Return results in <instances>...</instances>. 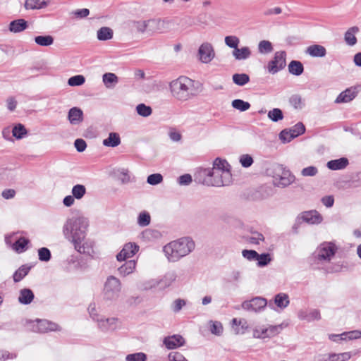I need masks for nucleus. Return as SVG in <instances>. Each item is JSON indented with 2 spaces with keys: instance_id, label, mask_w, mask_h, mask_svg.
I'll return each mask as SVG.
<instances>
[{
  "instance_id": "1",
  "label": "nucleus",
  "mask_w": 361,
  "mask_h": 361,
  "mask_svg": "<svg viewBox=\"0 0 361 361\" xmlns=\"http://www.w3.org/2000/svg\"><path fill=\"white\" fill-rule=\"evenodd\" d=\"M88 226V219L79 216L68 219L63 227L65 238L73 244L80 253L90 254L91 251V246L85 241Z\"/></svg>"
},
{
  "instance_id": "2",
  "label": "nucleus",
  "mask_w": 361,
  "mask_h": 361,
  "mask_svg": "<svg viewBox=\"0 0 361 361\" xmlns=\"http://www.w3.org/2000/svg\"><path fill=\"white\" fill-rule=\"evenodd\" d=\"M196 178L198 182L207 186L228 185L232 182L230 165L225 159L216 158L212 169H200L196 174Z\"/></svg>"
},
{
  "instance_id": "3",
  "label": "nucleus",
  "mask_w": 361,
  "mask_h": 361,
  "mask_svg": "<svg viewBox=\"0 0 361 361\" xmlns=\"http://www.w3.org/2000/svg\"><path fill=\"white\" fill-rule=\"evenodd\" d=\"M201 85L186 76H180L169 83V89L172 96L180 102L188 101L201 90Z\"/></svg>"
},
{
  "instance_id": "4",
  "label": "nucleus",
  "mask_w": 361,
  "mask_h": 361,
  "mask_svg": "<svg viewBox=\"0 0 361 361\" xmlns=\"http://www.w3.org/2000/svg\"><path fill=\"white\" fill-rule=\"evenodd\" d=\"M195 247V244L192 238L183 237L166 244L163 250L168 260L176 262L188 255Z\"/></svg>"
},
{
  "instance_id": "5",
  "label": "nucleus",
  "mask_w": 361,
  "mask_h": 361,
  "mask_svg": "<svg viewBox=\"0 0 361 361\" xmlns=\"http://www.w3.org/2000/svg\"><path fill=\"white\" fill-rule=\"evenodd\" d=\"M172 22L162 20L159 18L135 20L132 23L133 27L140 34L152 36L155 33H164L169 30Z\"/></svg>"
},
{
  "instance_id": "6",
  "label": "nucleus",
  "mask_w": 361,
  "mask_h": 361,
  "mask_svg": "<svg viewBox=\"0 0 361 361\" xmlns=\"http://www.w3.org/2000/svg\"><path fill=\"white\" fill-rule=\"evenodd\" d=\"M273 184L279 188H285L295 181V176L291 172L281 165L273 167L271 171Z\"/></svg>"
},
{
  "instance_id": "7",
  "label": "nucleus",
  "mask_w": 361,
  "mask_h": 361,
  "mask_svg": "<svg viewBox=\"0 0 361 361\" xmlns=\"http://www.w3.org/2000/svg\"><path fill=\"white\" fill-rule=\"evenodd\" d=\"M122 283L121 281L114 276H109L104 285V299L110 301L117 300L120 297Z\"/></svg>"
},
{
  "instance_id": "8",
  "label": "nucleus",
  "mask_w": 361,
  "mask_h": 361,
  "mask_svg": "<svg viewBox=\"0 0 361 361\" xmlns=\"http://www.w3.org/2000/svg\"><path fill=\"white\" fill-rule=\"evenodd\" d=\"M286 53L284 51H279L274 54L273 59L269 61L266 68L270 74H276L286 67Z\"/></svg>"
},
{
  "instance_id": "9",
  "label": "nucleus",
  "mask_w": 361,
  "mask_h": 361,
  "mask_svg": "<svg viewBox=\"0 0 361 361\" xmlns=\"http://www.w3.org/2000/svg\"><path fill=\"white\" fill-rule=\"evenodd\" d=\"M337 251L336 245L331 242L322 243L317 249V258L319 261L329 262Z\"/></svg>"
},
{
  "instance_id": "10",
  "label": "nucleus",
  "mask_w": 361,
  "mask_h": 361,
  "mask_svg": "<svg viewBox=\"0 0 361 361\" xmlns=\"http://www.w3.org/2000/svg\"><path fill=\"white\" fill-rule=\"evenodd\" d=\"M216 56L214 46L209 42H203L198 48L197 59L202 63H209Z\"/></svg>"
},
{
  "instance_id": "11",
  "label": "nucleus",
  "mask_w": 361,
  "mask_h": 361,
  "mask_svg": "<svg viewBox=\"0 0 361 361\" xmlns=\"http://www.w3.org/2000/svg\"><path fill=\"white\" fill-rule=\"evenodd\" d=\"M305 131V126L302 123H298L292 128L283 130L279 134V138L283 143L289 142Z\"/></svg>"
},
{
  "instance_id": "12",
  "label": "nucleus",
  "mask_w": 361,
  "mask_h": 361,
  "mask_svg": "<svg viewBox=\"0 0 361 361\" xmlns=\"http://www.w3.org/2000/svg\"><path fill=\"white\" fill-rule=\"evenodd\" d=\"M30 329L34 332L45 333L59 330V326L48 320L37 319L30 322Z\"/></svg>"
},
{
  "instance_id": "13",
  "label": "nucleus",
  "mask_w": 361,
  "mask_h": 361,
  "mask_svg": "<svg viewBox=\"0 0 361 361\" xmlns=\"http://www.w3.org/2000/svg\"><path fill=\"white\" fill-rule=\"evenodd\" d=\"M267 305V300L261 297H255L250 300L244 301L241 307L248 312H259L263 310Z\"/></svg>"
},
{
  "instance_id": "14",
  "label": "nucleus",
  "mask_w": 361,
  "mask_h": 361,
  "mask_svg": "<svg viewBox=\"0 0 361 361\" xmlns=\"http://www.w3.org/2000/svg\"><path fill=\"white\" fill-rule=\"evenodd\" d=\"M98 328L103 332L113 331L118 327V319L115 317L97 319Z\"/></svg>"
},
{
  "instance_id": "15",
  "label": "nucleus",
  "mask_w": 361,
  "mask_h": 361,
  "mask_svg": "<svg viewBox=\"0 0 361 361\" xmlns=\"http://www.w3.org/2000/svg\"><path fill=\"white\" fill-rule=\"evenodd\" d=\"M139 246L134 243H126L122 250L116 255L118 261H124L132 257L138 251Z\"/></svg>"
},
{
  "instance_id": "16",
  "label": "nucleus",
  "mask_w": 361,
  "mask_h": 361,
  "mask_svg": "<svg viewBox=\"0 0 361 361\" xmlns=\"http://www.w3.org/2000/svg\"><path fill=\"white\" fill-rule=\"evenodd\" d=\"M164 344L167 349H176L185 345L184 338L178 334L166 336L164 338Z\"/></svg>"
},
{
  "instance_id": "17",
  "label": "nucleus",
  "mask_w": 361,
  "mask_h": 361,
  "mask_svg": "<svg viewBox=\"0 0 361 361\" xmlns=\"http://www.w3.org/2000/svg\"><path fill=\"white\" fill-rule=\"evenodd\" d=\"M15 235V233L6 236L5 241L8 245H11L12 248L17 252H23L25 250L26 245L29 243V240L25 238L21 237L18 238L15 243H12V237Z\"/></svg>"
},
{
  "instance_id": "18",
  "label": "nucleus",
  "mask_w": 361,
  "mask_h": 361,
  "mask_svg": "<svg viewBox=\"0 0 361 361\" xmlns=\"http://www.w3.org/2000/svg\"><path fill=\"white\" fill-rule=\"evenodd\" d=\"M355 87H351L341 92L335 100L337 104L347 103L352 101L357 95Z\"/></svg>"
},
{
  "instance_id": "19",
  "label": "nucleus",
  "mask_w": 361,
  "mask_h": 361,
  "mask_svg": "<svg viewBox=\"0 0 361 361\" xmlns=\"http://www.w3.org/2000/svg\"><path fill=\"white\" fill-rule=\"evenodd\" d=\"M298 317L300 320H305L308 322L319 320L321 319L320 312L316 309L311 310L309 312L300 310L298 312Z\"/></svg>"
},
{
  "instance_id": "20",
  "label": "nucleus",
  "mask_w": 361,
  "mask_h": 361,
  "mask_svg": "<svg viewBox=\"0 0 361 361\" xmlns=\"http://www.w3.org/2000/svg\"><path fill=\"white\" fill-rule=\"evenodd\" d=\"M68 119L71 124L78 125L83 121V112L78 107L71 108L68 114Z\"/></svg>"
},
{
  "instance_id": "21",
  "label": "nucleus",
  "mask_w": 361,
  "mask_h": 361,
  "mask_svg": "<svg viewBox=\"0 0 361 361\" xmlns=\"http://www.w3.org/2000/svg\"><path fill=\"white\" fill-rule=\"evenodd\" d=\"M301 219L310 224H317L322 221V216L317 211L305 212L301 214Z\"/></svg>"
},
{
  "instance_id": "22",
  "label": "nucleus",
  "mask_w": 361,
  "mask_h": 361,
  "mask_svg": "<svg viewBox=\"0 0 361 361\" xmlns=\"http://www.w3.org/2000/svg\"><path fill=\"white\" fill-rule=\"evenodd\" d=\"M174 280H175V276L173 274L166 275L164 276V279L161 281H158L157 279H152V280L147 281L144 284V288L145 289H150V288L157 287L159 285V283H161V282H164V281L165 282L164 286H168Z\"/></svg>"
},
{
  "instance_id": "23",
  "label": "nucleus",
  "mask_w": 361,
  "mask_h": 361,
  "mask_svg": "<svg viewBox=\"0 0 361 361\" xmlns=\"http://www.w3.org/2000/svg\"><path fill=\"white\" fill-rule=\"evenodd\" d=\"M136 268V262L135 260H129L126 262L122 266L118 269V274L122 277H126L133 273Z\"/></svg>"
},
{
  "instance_id": "24",
  "label": "nucleus",
  "mask_w": 361,
  "mask_h": 361,
  "mask_svg": "<svg viewBox=\"0 0 361 361\" xmlns=\"http://www.w3.org/2000/svg\"><path fill=\"white\" fill-rule=\"evenodd\" d=\"M306 54L312 57H324L326 54V50L325 47L322 45L314 44L307 48Z\"/></svg>"
},
{
  "instance_id": "25",
  "label": "nucleus",
  "mask_w": 361,
  "mask_h": 361,
  "mask_svg": "<svg viewBox=\"0 0 361 361\" xmlns=\"http://www.w3.org/2000/svg\"><path fill=\"white\" fill-rule=\"evenodd\" d=\"M232 327L235 334H243L248 329V324L244 319L234 318L232 319Z\"/></svg>"
},
{
  "instance_id": "26",
  "label": "nucleus",
  "mask_w": 361,
  "mask_h": 361,
  "mask_svg": "<svg viewBox=\"0 0 361 361\" xmlns=\"http://www.w3.org/2000/svg\"><path fill=\"white\" fill-rule=\"evenodd\" d=\"M348 165V160L347 158L342 157L338 159L331 160L327 162V167L333 171L341 170L345 169Z\"/></svg>"
},
{
  "instance_id": "27",
  "label": "nucleus",
  "mask_w": 361,
  "mask_h": 361,
  "mask_svg": "<svg viewBox=\"0 0 361 361\" xmlns=\"http://www.w3.org/2000/svg\"><path fill=\"white\" fill-rule=\"evenodd\" d=\"M359 32V27L353 26L350 27L344 35L345 43L349 46H354L357 43L355 34Z\"/></svg>"
},
{
  "instance_id": "28",
  "label": "nucleus",
  "mask_w": 361,
  "mask_h": 361,
  "mask_svg": "<svg viewBox=\"0 0 361 361\" xmlns=\"http://www.w3.org/2000/svg\"><path fill=\"white\" fill-rule=\"evenodd\" d=\"M27 27V23L24 19L13 20L9 24V31L13 33L20 32Z\"/></svg>"
},
{
  "instance_id": "29",
  "label": "nucleus",
  "mask_w": 361,
  "mask_h": 361,
  "mask_svg": "<svg viewBox=\"0 0 361 361\" xmlns=\"http://www.w3.org/2000/svg\"><path fill=\"white\" fill-rule=\"evenodd\" d=\"M232 54L236 60H245L251 56V51L248 47H238L233 49Z\"/></svg>"
},
{
  "instance_id": "30",
  "label": "nucleus",
  "mask_w": 361,
  "mask_h": 361,
  "mask_svg": "<svg viewBox=\"0 0 361 361\" xmlns=\"http://www.w3.org/2000/svg\"><path fill=\"white\" fill-rule=\"evenodd\" d=\"M33 299L34 293L30 289L24 288L20 291V295L18 297V301L20 303L27 305L31 303Z\"/></svg>"
},
{
  "instance_id": "31",
  "label": "nucleus",
  "mask_w": 361,
  "mask_h": 361,
  "mask_svg": "<svg viewBox=\"0 0 361 361\" xmlns=\"http://www.w3.org/2000/svg\"><path fill=\"white\" fill-rule=\"evenodd\" d=\"M106 147H115L121 144V138L117 133H110L107 138L102 142Z\"/></svg>"
},
{
  "instance_id": "32",
  "label": "nucleus",
  "mask_w": 361,
  "mask_h": 361,
  "mask_svg": "<svg viewBox=\"0 0 361 361\" xmlns=\"http://www.w3.org/2000/svg\"><path fill=\"white\" fill-rule=\"evenodd\" d=\"M113 36V30L109 27H102L97 32V37L99 41L111 39Z\"/></svg>"
},
{
  "instance_id": "33",
  "label": "nucleus",
  "mask_w": 361,
  "mask_h": 361,
  "mask_svg": "<svg viewBox=\"0 0 361 361\" xmlns=\"http://www.w3.org/2000/svg\"><path fill=\"white\" fill-rule=\"evenodd\" d=\"M304 71L302 63L298 61H291L288 65V71L294 75H300Z\"/></svg>"
},
{
  "instance_id": "34",
  "label": "nucleus",
  "mask_w": 361,
  "mask_h": 361,
  "mask_svg": "<svg viewBox=\"0 0 361 361\" xmlns=\"http://www.w3.org/2000/svg\"><path fill=\"white\" fill-rule=\"evenodd\" d=\"M289 297L287 294L281 293L275 295L274 303L278 307L284 309L289 305Z\"/></svg>"
},
{
  "instance_id": "35",
  "label": "nucleus",
  "mask_w": 361,
  "mask_h": 361,
  "mask_svg": "<svg viewBox=\"0 0 361 361\" xmlns=\"http://www.w3.org/2000/svg\"><path fill=\"white\" fill-rule=\"evenodd\" d=\"M27 134V130L21 123L15 125L12 128V135L18 140L23 138Z\"/></svg>"
},
{
  "instance_id": "36",
  "label": "nucleus",
  "mask_w": 361,
  "mask_h": 361,
  "mask_svg": "<svg viewBox=\"0 0 361 361\" xmlns=\"http://www.w3.org/2000/svg\"><path fill=\"white\" fill-rule=\"evenodd\" d=\"M37 44L42 47H49L53 44L54 37L51 35H39L35 37Z\"/></svg>"
},
{
  "instance_id": "37",
  "label": "nucleus",
  "mask_w": 361,
  "mask_h": 361,
  "mask_svg": "<svg viewBox=\"0 0 361 361\" xmlns=\"http://www.w3.org/2000/svg\"><path fill=\"white\" fill-rule=\"evenodd\" d=\"M102 79L103 82L108 88L114 87L118 82V77L114 73H111L104 74Z\"/></svg>"
},
{
  "instance_id": "38",
  "label": "nucleus",
  "mask_w": 361,
  "mask_h": 361,
  "mask_svg": "<svg viewBox=\"0 0 361 361\" xmlns=\"http://www.w3.org/2000/svg\"><path fill=\"white\" fill-rule=\"evenodd\" d=\"M72 195L77 200H81L86 194V188L81 184L74 185L71 190Z\"/></svg>"
},
{
  "instance_id": "39",
  "label": "nucleus",
  "mask_w": 361,
  "mask_h": 361,
  "mask_svg": "<svg viewBox=\"0 0 361 361\" xmlns=\"http://www.w3.org/2000/svg\"><path fill=\"white\" fill-rule=\"evenodd\" d=\"M46 6L44 0H26L25 8L26 9H39Z\"/></svg>"
},
{
  "instance_id": "40",
  "label": "nucleus",
  "mask_w": 361,
  "mask_h": 361,
  "mask_svg": "<svg viewBox=\"0 0 361 361\" xmlns=\"http://www.w3.org/2000/svg\"><path fill=\"white\" fill-rule=\"evenodd\" d=\"M30 267L23 265L21 266L13 274V281L15 282H19L21 281L29 272Z\"/></svg>"
},
{
  "instance_id": "41",
  "label": "nucleus",
  "mask_w": 361,
  "mask_h": 361,
  "mask_svg": "<svg viewBox=\"0 0 361 361\" xmlns=\"http://www.w3.org/2000/svg\"><path fill=\"white\" fill-rule=\"evenodd\" d=\"M233 81L235 84L239 86H243L247 84L250 80V77L245 73H235L233 75Z\"/></svg>"
},
{
  "instance_id": "42",
  "label": "nucleus",
  "mask_w": 361,
  "mask_h": 361,
  "mask_svg": "<svg viewBox=\"0 0 361 361\" xmlns=\"http://www.w3.org/2000/svg\"><path fill=\"white\" fill-rule=\"evenodd\" d=\"M231 104L234 109L240 111H245L250 108V104L249 102L239 99H234Z\"/></svg>"
},
{
  "instance_id": "43",
  "label": "nucleus",
  "mask_w": 361,
  "mask_h": 361,
  "mask_svg": "<svg viewBox=\"0 0 361 361\" xmlns=\"http://www.w3.org/2000/svg\"><path fill=\"white\" fill-rule=\"evenodd\" d=\"M268 118L274 122H278L283 118L282 111L279 108H274L269 111L267 114Z\"/></svg>"
},
{
  "instance_id": "44",
  "label": "nucleus",
  "mask_w": 361,
  "mask_h": 361,
  "mask_svg": "<svg viewBox=\"0 0 361 361\" xmlns=\"http://www.w3.org/2000/svg\"><path fill=\"white\" fill-rule=\"evenodd\" d=\"M258 51L260 54H269L273 51L271 43L267 40L260 41L258 44Z\"/></svg>"
},
{
  "instance_id": "45",
  "label": "nucleus",
  "mask_w": 361,
  "mask_h": 361,
  "mask_svg": "<svg viewBox=\"0 0 361 361\" xmlns=\"http://www.w3.org/2000/svg\"><path fill=\"white\" fill-rule=\"evenodd\" d=\"M137 113L143 117H147L152 113V109L149 106L145 104H140L136 106Z\"/></svg>"
},
{
  "instance_id": "46",
  "label": "nucleus",
  "mask_w": 361,
  "mask_h": 361,
  "mask_svg": "<svg viewBox=\"0 0 361 361\" xmlns=\"http://www.w3.org/2000/svg\"><path fill=\"white\" fill-rule=\"evenodd\" d=\"M151 217L148 212H142L137 217V224L140 226H147L150 224Z\"/></svg>"
},
{
  "instance_id": "47",
  "label": "nucleus",
  "mask_w": 361,
  "mask_h": 361,
  "mask_svg": "<svg viewBox=\"0 0 361 361\" xmlns=\"http://www.w3.org/2000/svg\"><path fill=\"white\" fill-rule=\"evenodd\" d=\"M352 357V353L350 352H345L342 353H331L330 357L331 358V361H347L350 360Z\"/></svg>"
},
{
  "instance_id": "48",
  "label": "nucleus",
  "mask_w": 361,
  "mask_h": 361,
  "mask_svg": "<svg viewBox=\"0 0 361 361\" xmlns=\"http://www.w3.org/2000/svg\"><path fill=\"white\" fill-rule=\"evenodd\" d=\"M224 41L226 46L230 48H233V49H236L238 47V44L240 43L239 38L235 35L226 36L224 39Z\"/></svg>"
},
{
  "instance_id": "49",
  "label": "nucleus",
  "mask_w": 361,
  "mask_h": 361,
  "mask_svg": "<svg viewBox=\"0 0 361 361\" xmlns=\"http://www.w3.org/2000/svg\"><path fill=\"white\" fill-rule=\"evenodd\" d=\"M289 102L291 106L295 109H301L304 106L302 99L298 94H294L291 96Z\"/></svg>"
},
{
  "instance_id": "50",
  "label": "nucleus",
  "mask_w": 361,
  "mask_h": 361,
  "mask_svg": "<svg viewBox=\"0 0 361 361\" xmlns=\"http://www.w3.org/2000/svg\"><path fill=\"white\" fill-rule=\"evenodd\" d=\"M85 82V77L82 75H77L73 77H71L68 80V84L70 86H80L83 85Z\"/></svg>"
},
{
  "instance_id": "51",
  "label": "nucleus",
  "mask_w": 361,
  "mask_h": 361,
  "mask_svg": "<svg viewBox=\"0 0 361 361\" xmlns=\"http://www.w3.org/2000/svg\"><path fill=\"white\" fill-rule=\"evenodd\" d=\"M142 236L147 240H151L160 236V233L153 229H146L142 233Z\"/></svg>"
},
{
  "instance_id": "52",
  "label": "nucleus",
  "mask_w": 361,
  "mask_h": 361,
  "mask_svg": "<svg viewBox=\"0 0 361 361\" xmlns=\"http://www.w3.org/2000/svg\"><path fill=\"white\" fill-rule=\"evenodd\" d=\"M282 329L281 325L272 326L270 325L266 327L265 333L267 338L273 337L279 334L281 330Z\"/></svg>"
},
{
  "instance_id": "53",
  "label": "nucleus",
  "mask_w": 361,
  "mask_h": 361,
  "mask_svg": "<svg viewBox=\"0 0 361 361\" xmlns=\"http://www.w3.org/2000/svg\"><path fill=\"white\" fill-rule=\"evenodd\" d=\"M147 355L144 353L128 354L126 357V361H146Z\"/></svg>"
},
{
  "instance_id": "54",
  "label": "nucleus",
  "mask_w": 361,
  "mask_h": 361,
  "mask_svg": "<svg viewBox=\"0 0 361 361\" xmlns=\"http://www.w3.org/2000/svg\"><path fill=\"white\" fill-rule=\"evenodd\" d=\"M271 259L270 257V255L269 253H264V254H258V256L256 259V261H257V265L259 267H264L267 265L270 262Z\"/></svg>"
},
{
  "instance_id": "55",
  "label": "nucleus",
  "mask_w": 361,
  "mask_h": 361,
  "mask_svg": "<svg viewBox=\"0 0 361 361\" xmlns=\"http://www.w3.org/2000/svg\"><path fill=\"white\" fill-rule=\"evenodd\" d=\"M39 259L42 262H48L51 258V252L47 247H42L38 250Z\"/></svg>"
},
{
  "instance_id": "56",
  "label": "nucleus",
  "mask_w": 361,
  "mask_h": 361,
  "mask_svg": "<svg viewBox=\"0 0 361 361\" xmlns=\"http://www.w3.org/2000/svg\"><path fill=\"white\" fill-rule=\"evenodd\" d=\"M163 180V177L160 173H153L149 175L147 177V182L149 185H155L160 183H161Z\"/></svg>"
},
{
  "instance_id": "57",
  "label": "nucleus",
  "mask_w": 361,
  "mask_h": 361,
  "mask_svg": "<svg viewBox=\"0 0 361 361\" xmlns=\"http://www.w3.org/2000/svg\"><path fill=\"white\" fill-rule=\"evenodd\" d=\"M361 338V331H352L348 333H343L341 334V339H357Z\"/></svg>"
},
{
  "instance_id": "58",
  "label": "nucleus",
  "mask_w": 361,
  "mask_h": 361,
  "mask_svg": "<svg viewBox=\"0 0 361 361\" xmlns=\"http://www.w3.org/2000/svg\"><path fill=\"white\" fill-rule=\"evenodd\" d=\"M169 361H188L184 355L179 352H171L168 355Z\"/></svg>"
},
{
  "instance_id": "59",
  "label": "nucleus",
  "mask_w": 361,
  "mask_h": 361,
  "mask_svg": "<svg viewBox=\"0 0 361 361\" xmlns=\"http://www.w3.org/2000/svg\"><path fill=\"white\" fill-rule=\"evenodd\" d=\"M240 162L243 167L247 168L252 164L253 159L249 154H243L240 157Z\"/></svg>"
},
{
  "instance_id": "60",
  "label": "nucleus",
  "mask_w": 361,
  "mask_h": 361,
  "mask_svg": "<svg viewBox=\"0 0 361 361\" xmlns=\"http://www.w3.org/2000/svg\"><path fill=\"white\" fill-rule=\"evenodd\" d=\"M186 304L185 300L183 299H176L173 301L171 305L172 310L174 312H178L183 306H185Z\"/></svg>"
},
{
  "instance_id": "61",
  "label": "nucleus",
  "mask_w": 361,
  "mask_h": 361,
  "mask_svg": "<svg viewBox=\"0 0 361 361\" xmlns=\"http://www.w3.org/2000/svg\"><path fill=\"white\" fill-rule=\"evenodd\" d=\"M211 332L213 334L220 336L223 332V326L219 322H212V325L211 326Z\"/></svg>"
},
{
  "instance_id": "62",
  "label": "nucleus",
  "mask_w": 361,
  "mask_h": 361,
  "mask_svg": "<svg viewBox=\"0 0 361 361\" xmlns=\"http://www.w3.org/2000/svg\"><path fill=\"white\" fill-rule=\"evenodd\" d=\"M317 173V169L312 166L304 168L301 171L303 176H314Z\"/></svg>"
},
{
  "instance_id": "63",
  "label": "nucleus",
  "mask_w": 361,
  "mask_h": 361,
  "mask_svg": "<svg viewBox=\"0 0 361 361\" xmlns=\"http://www.w3.org/2000/svg\"><path fill=\"white\" fill-rule=\"evenodd\" d=\"M264 238L263 235L258 232H254L249 238V241L253 244H259V242L264 241Z\"/></svg>"
},
{
  "instance_id": "64",
  "label": "nucleus",
  "mask_w": 361,
  "mask_h": 361,
  "mask_svg": "<svg viewBox=\"0 0 361 361\" xmlns=\"http://www.w3.org/2000/svg\"><path fill=\"white\" fill-rule=\"evenodd\" d=\"M266 327L264 326H257L253 330V337L257 338H265L266 333H265Z\"/></svg>"
}]
</instances>
